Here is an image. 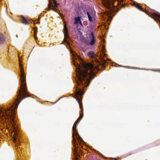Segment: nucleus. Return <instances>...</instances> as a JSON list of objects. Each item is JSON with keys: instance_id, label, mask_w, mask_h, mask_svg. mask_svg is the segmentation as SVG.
<instances>
[{"instance_id": "obj_1", "label": "nucleus", "mask_w": 160, "mask_h": 160, "mask_svg": "<svg viewBox=\"0 0 160 160\" xmlns=\"http://www.w3.org/2000/svg\"><path fill=\"white\" fill-rule=\"evenodd\" d=\"M70 51L72 56L73 64L76 68L77 76L75 80L77 86L74 98L78 102L82 112V98L84 93L85 88L88 86L91 80L94 78L96 67L91 64L86 63L71 48Z\"/></svg>"}, {"instance_id": "obj_2", "label": "nucleus", "mask_w": 160, "mask_h": 160, "mask_svg": "<svg viewBox=\"0 0 160 160\" xmlns=\"http://www.w3.org/2000/svg\"><path fill=\"white\" fill-rule=\"evenodd\" d=\"M19 68L20 73L19 75L21 81L20 88L18 90L17 98L10 107L7 108H0V114L4 118L8 119L11 122V129L14 133V135H18V126L15 119V110L22 100L27 97H30L29 94L26 91V76L24 74L22 65L19 58Z\"/></svg>"}, {"instance_id": "obj_3", "label": "nucleus", "mask_w": 160, "mask_h": 160, "mask_svg": "<svg viewBox=\"0 0 160 160\" xmlns=\"http://www.w3.org/2000/svg\"><path fill=\"white\" fill-rule=\"evenodd\" d=\"M83 117V114H80V115L79 117L78 118L77 120L75 122L72 127L73 133L72 136L73 140L72 141V143L74 148V149H73L74 154L76 157L75 160H79L78 159V157L79 156L78 149V143L76 141V139H77L80 144H82V143H84L82 139L79 135L77 130V126L78 125Z\"/></svg>"}, {"instance_id": "obj_4", "label": "nucleus", "mask_w": 160, "mask_h": 160, "mask_svg": "<svg viewBox=\"0 0 160 160\" xmlns=\"http://www.w3.org/2000/svg\"><path fill=\"white\" fill-rule=\"evenodd\" d=\"M108 9L109 11L105 13V17H103L104 20L105 21L106 23L105 24V27L106 29H108V28L107 26H108L110 24V22L112 19V17L115 14L113 13V12L115 11V7L113 6V8L108 6Z\"/></svg>"}, {"instance_id": "obj_5", "label": "nucleus", "mask_w": 160, "mask_h": 160, "mask_svg": "<svg viewBox=\"0 0 160 160\" xmlns=\"http://www.w3.org/2000/svg\"><path fill=\"white\" fill-rule=\"evenodd\" d=\"M88 40H86L85 43L88 45L93 46L96 42V38L95 36L94 32H92L88 34Z\"/></svg>"}, {"instance_id": "obj_6", "label": "nucleus", "mask_w": 160, "mask_h": 160, "mask_svg": "<svg viewBox=\"0 0 160 160\" xmlns=\"http://www.w3.org/2000/svg\"><path fill=\"white\" fill-rule=\"evenodd\" d=\"M68 30L67 26L64 24V29L63 32L64 35V39L63 40L62 42L63 43H66L69 47H70V42L69 41V38L68 35Z\"/></svg>"}, {"instance_id": "obj_7", "label": "nucleus", "mask_w": 160, "mask_h": 160, "mask_svg": "<svg viewBox=\"0 0 160 160\" xmlns=\"http://www.w3.org/2000/svg\"><path fill=\"white\" fill-rule=\"evenodd\" d=\"M74 23L76 25L78 26H80V28L81 27H83V25L81 20V17H78L74 18Z\"/></svg>"}, {"instance_id": "obj_8", "label": "nucleus", "mask_w": 160, "mask_h": 160, "mask_svg": "<svg viewBox=\"0 0 160 160\" xmlns=\"http://www.w3.org/2000/svg\"><path fill=\"white\" fill-rule=\"evenodd\" d=\"M53 4L51 3V7L52 8V10L54 11L57 12V10L56 8H57L58 4L57 3L55 0H53Z\"/></svg>"}, {"instance_id": "obj_9", "label": "nucleus", "mask_w": 160, "mask_h": 160, "mask_svg": "<svg viewBox=\"0 0 160 160\" xmlns=\"http://www.w3.org/2000/svg\"><path fill=\"white\" fill-rule=\"evenodd\" d=\"M88 55L89 57L91 59L94 58L96 56L95 54L92 51L89 52L88 53Z\"/></svg>"}, {"instance_id": "obj_10", "label": "nucleus", "mask_w": 160, "mask_h": 160, "mask_svg": "<svg viewBox=\"0 0 160 160\" xmlns=\"http://www.w3.org/2000/svg\"><path fill=\"white\" fill-rule=\"evenodd\" d=\"M5 37L2 34L0 33V44H2L5 42Z\"/></svg>"}, {"instance_id": "obj_11", "label": "nucleus", "mask_w": 160, "mask_h": 160, "mask_svg": "<svg viewBox=\"0 0 160 160\" xmlns=\"http://www.w3.org/2000/svg\"><path fill=\"white\" fill-rule=\"evenodd\" d=\"M133 5L140 10L143 11V9L140 6L138 2H133Z\"/></svg>"}, {"instance_id": "obj_12", "label": "nucleus", "mask_w": 160, "mask_h": 160, "mask_svg": "<svg viewBox=\"0 0 160 160\" xmlns=\"http://www.w3.org/2000/svg\"><path fill=\"white\" fill-rule=\"evenodd\" d=\"M87 13L89 21L91 22H92L93 20L91 15L88 11H87Z\"/></svg>"}, {"instance_id": "obj_13", "label": "nucleus", "mask_w": 160, "mask_h": 160, "mask_svg": "<svg viewBox=\"0 0 160 160\" xmlns=\"http://www.w3.org/2000/svg\"><path fill=\"white\" fill-rule=\"evenodd\" d=\"M21 17L24 23L27 24H28V21L23 16L21 15Z\"/></svg>"}, {"instance_id": "obj_14", "label": "nucleus", "mask_w": 160, "mask_h": 160, "mask_svg": "<svg viewBox=\"0 0 160 160\" xmlns=\"http://www.w3.org/2000/svg\"><path fill=\"white\" fill-rule=\"evenodd\" d=\"M38 28L37 27H35V28L33 30L34 34H36L37 33L36 32L37 31Z\"/></svg>"}, {"instance_id": "obj_15", "label": "nucleus", "mask_w": 160, "mask_h": 160, "mask_svg": "<svg viewBox=\"0 0 160 160\" xmlns=\"http://www.w3.org/2000/svg\"><path fill=\"white\" fill-rule=\"evenodd\" d=\"M118 67H124L125 68H130V67H129V66H120V65H118Z\"/></svg>"}, {"instance_id": "obj_16", "label": "nucleus", "mask_w": 160, "mask_h": 160, "mask_svg": "<svg viewBox=\"0 0 160 160\" xmlns=\"http://www.w3.org/2000/svg\"><path fill=\"white\" fill-rule=\"evenodd\" d=\"M52 9V8L51 7V5L50 6H48V10H50Z\"/></svg>"}, {"instance_id": "obj_17", "label": "nucleus", "mask_w": 160, "mask_h": 160, "mask_svg": "<svg viewBox=\"0 0 160 160\" xmlns=\"http://www.w3.org/2000/svg\"><path fill=\"white\" fill-rule=\"evenodd\" d=\"M40 18L39 17L38 19V22H37L36 20L35 21L36 22V23L38 24H39L40 23L39 21L40 20Z\"/></svg>"}, {"instance_id": "obj_18", "label": "nucleus", "mask_w": 160, "mask_h": 160, "mask_svg": "<svg viewBox=\"0 0 160 160\" xmlns=\"http://www.w3.org/2000/svg\"><path fill=\"white\" fill-rule=\"evenodd\" d=\"M104 50H105V49H104V46H103V53H104ZM104 56H106V54L105 53H104Z\"/></svg>"}, {"instance_id": "obj_19", "label": "nucleus", "mask_w": 160, "mask_h": 160, "mask_svg": "<svg viewBox=\"0 0 160 160\" xmlns=\"http://www.w3.org/2000/svg\"><path fill=\"white\" fill-rule=\"evenodd\" d=\"M156 15L158 18H160V15L159 14H157Z\"/></svg>"}, {"instance_id": "obj_20", "label": "nucleus", "mask_w": 160, "mask_h": 160, "mask_svg": "<svg viewBox=\"0 0 160 160\" xmlns=\"http://www.w3.org/2000/svg\"><path fill=\"white\" fill-rule=\"evenodd\" d=\"M34 38H35V40L36 41L37 40V39H38L37 37L36 36H34Z\"/></svg>"}, {"instance_id": "obj_21", "label": "nucleus", "mask_w": 160, "mask_h": 160, "mask_svg": "<svg viewBox=\"0 0 160 160\" xmlns=\"http://www.w3.org/2000/svg\"><path fill=\"white\" fill-rule=\"evenodd\" d=\"M155 71L160 72V69H156Z\"/></svg>"}, {"instance_id": "obj_22", "label": "nucleus", "mask_w": 160, "mask_h": 160, "mask_svg": "<svg viewBox=\"0 0 160 160\" xmlns=\"http://www.w3.org/2000/svg\"><path fill=\"white\" fill-rule=\"evenodd\" d=\"M135 68L136 69L137 68H135V67H132V68Z\"/></svg>"}, {"instance_id": "obj_23", "label": "nucleus", "mask_w": 160, "mask_h": 160, "mask_svg": "<svg viewBox=\"0 0 160 160\" xmlns=\"http://www.w3.org/2000/svg\"><path fill=\"white\" fill-rule=\"evenodd\" d=\"M147 70H151V69H146Z\"/></svg>"}, {"instance_id": "obj_24", "label": "nucleus", "mask_w": 160, "mask_h": 160, "mask_svg": "<svg viewBox=\"0 0 160 160\" xmlns=\"http://www.w3.org/2000/svg\"><path fill=\"white\" fill-rule=\"evenodd\" d=\"M33 21V22H34V24H35V23H34V21Z\"/></svg>"}, {"instance_id": "obj_25", "label": "nucleus", "mask_w": 160, "mask_h": 160, "mask_svg": "<svg viewBox=\"0 0 160 160\" xmlns=\"http://www.w3.org/2000/svg\"><path fill=\"white\" fill-rule=\"evenodd\" d=\"M57 12V13H58V14H59V13L58 12Z\"/></svg>"}, {"instance_id": "obj_26", "label": "nucleus", "mask_w": 160, "mask_h": 160, "mask_svg": "<svg viewBox=\"0 0 160 160\" xmlns=\"http://www.w3.org/2000/svg\"><path fill=\"white\" fill-rule=\"evenodd\" d=\"M141 69H142V68H141Z\"/></svg>"}]
</instances>
